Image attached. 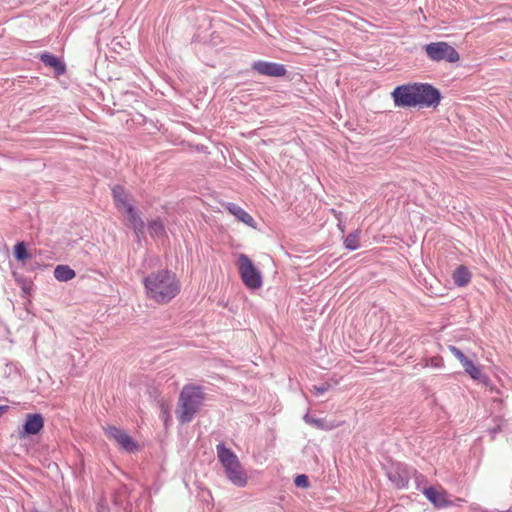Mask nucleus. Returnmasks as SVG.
I'll list each match as a JSON object with an SVG mask.
<instances>
[{
  "instance_id": "nucleus-27",
  "label": "nucleus",
  "mask_w": 512,
  "mask_h": 512,
  "mask_svg": "<svg viewBox=\"0 0 512 512\" xmlns=\"http://www.w3.org/2000/svg\"><path fill=\"white\" fill-rule=\"evenodd\" d=\"M427 366H432L436 368H440L443 365V361L439 357H433L428 360L426 363Z\"/></svg>"
},
{
  "instance_id": "nucleus-5",
  "label": "nucleus",
  "mask_w": 512,
  "mask_h": 512,
  "mask_svg": "<svg viewBox=\"0 0 512 512\" xmlns=\"http://www.w3.org/2000/svg\"><path fill=\"white\" fill-rule=\"evenodd\" d=\"M236 266L243 284L248 289L257 290L262 287L261 272L246 254L240 253L237 255Z\"/></svg>"
},
{
  "instance_id": "nucleus-25",
  "label": "nucleus",
  "mask_w": 512,
  "mask_h": 512,
  "mask_svg": "<svg viewBox=\"0 0 512 512\" xmlns=\"http://www.w3.org/2000/svg\"><path fill=\"white\" fill-rule=\"evenodd\" d=\"M294 482L297 487L307 488L309 485L308 477L304 474L298 475Z\"/></svg>"
},
{
  "instance_id": "nucleus-3",
  "label": "nucleus",
  "mask_w": 512,
  "mask_h": 512,
  "mask_svg": "<svg viewBox=\"0 0 512 512\" xmlns=\"http://www.w3.org/2000/svg\"><path fill=\"white\" fill-rule=\"evenodd\" d=\"M216 452L228 480L237 487H245L248 483V476L238 456L222 443L216 446Z\"/></svg>"
},
{
  "instance_id": "nucleus-15",
  "label": "nucleus",
  "mask_w": 512,
  "mask_h": 512,
  "mask_svg": "<svg viewBox=\"0 0 512 512\" xmlns=\"http://www.w3.org/2000/svg\"><path fill=\"white\" fill-rule=\"evenodd\" d=\"M465 372L474 380L484 382L487 377L482 373L479 366H476L471 359H467L461 364Z\"/></svg>"
},
{
  "instance_id": "nucleus-10",
  "label": "nucleus",
  "mask_w": 512,
  "mask_h": 512,
  "mask_svg": "<svg viewBox=\"0 0 512 512\" xmlns=\"http://www.w3.org/2000/svg\"><path fill=\"white\" fill-rule=\"evenodd\" d=\"M423 494L436 508L452 505L450 495L442 487H427L423 490Z\"/></svg>"
},
{
  "instance_id": "nucleus-18",
  "label": "nucleus",
  "mask_w": 512,
  "mask_h": 512,
  "mask_svg": "<svg viewBox=\"0 0 512 512\" xmlns=\"http://www.w3.org/2000/svg\"><path fill=\"white\" fill-rule=\"evenodd\" d=\"M75 271L67 265H58L54 269V277L61 282H66L75 277Z\"/></svg>"
},
{
  "instance_id": "nucleus-28",
  "label": "nucleus",
  "mask_w": 512,
  "mask_h": 512,
  "mask_svg": "<svg viewBox=\"0 0 512 512\" xmlns=\"http://www.w3.org/2000/svg\"><path fill=\"white\" fill-rule=\"evenodd\" d=\"M6 407L0 406V416L5 412Z\"/></svg>"
},
{
  "instance_id": "nucleus-24",
  "label": "nucleus",
  "mask_w": 512,
  "mask_h": 512,
  "mask_svg": "<svg viewBox=\"0 0 512 512\" xmlns=\"http://www.w3.org/2000/svg\"><path fill=\"white\" fill-rule=\"evenodd\" d=\"M448 350L455 356V358L462 364L467 357L464 355V353L457 348L456 346L449 345Z\"/></svg>"
},
{
  "instance_id": "nucleus-8",
  "label": "nucleus",
  "mask_w": 512,
  "mask_h": 512,
  "mask_svg": "<svg viewBox=\"0 0 512 512\" xmlns=\"http://www.w3.org/2000/svg\"><path fill=\"white\" fill-rule=\"evenodd\" d=\"M415 96L414 83L398 86L392 92L395 105L399 107H416L417 101Z\"/></svg>"
},
{
  "instance_id": "nucleus-2",
  "label": "nucleus",
  "mask_w": 512,
  "mask_h": 512,
  "mask_svg": "<svg viewBox=\"0 0 512 512\" xmlns=\"http://www.w3.org/2000/svg\"><path fill=\"white\" fill-rule=\"evenodd\" d=\"M205 399L204 391L199 386H184L178 401L176 417L182 424L189 423L200 411Z\"/></svg>"
},
{
  "instance_id": "nucleus-11",
  "label": "nucleus",
  "mask_w": 512,
  "mask_h": 512,
  "mask_svg": "<svg viewBox=\"0 0 512 512\" xmlns=\"http://www.w3.org/2000/svg\"><path fill=\"white\" fill-rule=\"evenodd\" d=\"M43 426L44 420L40 414H28L18 436L20 439H24L30 435H36L42 430Z\"/></svg>"
},
{
  "instance_id": "nucleus-6",
  "label": "nucleus",
  "mask_w": 512,
  "mask_h": 512,
  "mask_svg": "<svg viewBox=\"0 0 512 512\" xmlns=\"http://www.w3.org/2000/svg\"><path fill=\"white\" fill-rule=\"evenodd\" d=\"M425 52L432 61H447L455 63L459 60V54L456 49L446 42H433L425 45Z\"/></svg>"
},
{
  "instance_id": "nucleus-4",
  "label": "nucleus",
  "mask_w": 512,
  "mask_h": 512,
  "mask_svg": "<svg viewBox=\"0 0 512 512\" xmlns=\"http://www.w3.org/2000/svg\"><path fill=\"white\" fill-rule=\"evenodd\" d=\"M113 198L117 209L127 214L129 225L138 233H143L145 224L138 211L130 204L129 195L122 186H115L112 189Z\"/></svg>"
},
{
  "instance_id": "nucleus-17",
  "label": "nucleus",
  "mask_w": 512,
  "mask_h": 512,
  "mask_svg": "<svg viewBox=\"0 0 512 512\" xmlns=\"http://www.w3.org/2000/svg\"><path fill=\"white\" fill-rule=\"evenodd\" d=\"M40 58L45 65L52 67L58 75H61L65 72V65L54 55L44 53Z\"/></svg>"
},
{
  "instance_id": "nucleus-20",
  "label": "nucleus",
  "mask_w": 512,
  "mask_h": 512,
  "mask_svg": "<svg viewBox=\"0 0 512 512\" xmlns=\"http://www.w3.org/2000/svg\"><path fill=\"white\" fill-rule=\"evenodd\" d=\"M470 277L469 271L463 266L457 268L453 274L454 282L458 286H465L470 281Z\"/></svg>"
},
{
  "instance_id": "nucleus-21",
  "label": "nucleus",
  "mask_w": 512,
  "mask_h": 512,
  "mask_svg": "<svg viewBox=\"0 0 512 512\" xmlns=\"http://www.w3.org/2000/svg\"><path fill=\"white\" fill-rule=\"evenodd\" d=\"M360 230H355L344 239V246L349 250H356L359 248Z\"/></svg>"
},
{
  "instance_id": "nucleus-29",
  "label": "nucleus",
  "mask_w": 512,
  "mask_h": 512,
  "mask_svg": "<svg viewBox=\"0 0 512 512\" xmlns=\"http://www.w3.org/2000/svg\"><path fill=\"white\" fill-rule=\"evenodd\" d=\"M338 227L342 232L344 231V226H342L341 222L338 224Z\"/></svg>"
},
{
  "instance_id": "nucleus-1",
  "label": "nucleus",
  "mask_w": 512,
  "mask_h": 512,
  "mask_svg": "<svg viewBox=\"0 0 512 512\" xmlns=\"http://www.w3.org/2000/svg\"><path fill=\"white\" fill-rule=\"evenodd\" d=\"M147 298L158 303L166 304L180 292V283L176 275L168 270L151 272L143 279Z\"/></svg>"
},
{
  "instance_id": "nucleus-14",
  "label": "nucleus",
  "mask_w": 512,
  "mask_h": 512,
  "mask_svg": "<svg viewBox=\"0 0 512 512\" xmlns=\"http://www.w3.org/2000/svg\"><path fill=\"white\" fill-rule=\"evenodd\" d=\"M465 372L474 380L484 382L487 377L482 373L479 366H476L471 359H467L461 364Z\"/></svg>"
},
{
  "instance_id": "nucleus-9",
  "label": "nucleus",
  "mask_w": 512,
  "mask_h": 512,
  "mask_svg": "<svg viewBox=\"0 0 512 512\" xmlns=\"http://www.w3.org/2000/svg\"><path fill=\"white\" fill-rule=\"evenodd\" d=\"M105 431L111 439L127 452L138 449V444L124 430L115 426H108Z\"/></svg>"
},
{
  "instance_id": "nucleus-23",
  "label": "nucleus",
  "mask_w": 512,
  "mask_h": 512,
  "mask_svg": "<svg viewBox=\"0 0 512 512\" xmlns=\"http://www.w3.org/2000/svg\"><path fill=\"white\" fill-rule=\"evenodd\" d=\"M15 258L19 261H24L29 257L25 244L23 242L17 243L14 247Z\"/></svg>"
},
{
  "instance_id": "nucleus-19",
  "label": "nucleus",
  "mask_w": 512,
  "mask_h": 512,
  "mask_svg": "<svg viewBox=\"0 0 512 512\" xmlns=\"http://www.w3.org/2000/svg\"><path fill=\"white\" fill-rule=\"evenodd\" d=\"M303 419L307 424L312 425L318 429L331 430L336 427V425L333 423H328L324 419L315 418L309 414H306Z\"/></svg>"
},
{
  "instance_id": "nucleus-26",
  "label": "nucleus",
  "mask_w": 512,
  "mask_h": 512,
  "mask_svg": "<svg viewBox=\"0 0 512 512\" xmlns=\"http://www.w3.org/2000/svg\"><path fill=\"white\" fill-rule=\"evenodd\" d=\"M330 387L331 386L328 383H324L319 386L314 385L311 391L316 395H321V394L325 393L326 391H328L330 389Z\"/></svg>"
},
{
  "instance_id": "nucleus-13",
  "label": "nucleus",
  "mask_w": 512,
  "mask_h": 512,
  "mask_svg": "<svg viewBox=\"0 0 512 512\" xmlns=\"http://www.w3.org/2000/svg\"><path fill=\"white\" fill-rule=\"evenodd\" d=\"M226 209L234 215L239 221L243 222L244 224L255 227V221L252 218L250 214H248L246 211H244L240 206L234 204V203H227Z\"/></svg>"
},
{
  "instance_id": "nucleus-12",
  "label": "nucleus",
  "mask_w": 512,
  "mask_h": 512,
  "mask_svg": "<svg viewBox=\"0 0 512 512\" xmlns=\"http://www.w3.org/2000/svg\"><path fill=\"white\" fill-rule=\"evenodd\" d=\"M252 68L265 76L282 77L286 74L285 66L278 63L256 61L253 63Z\"/></svg>"
},
{
  "instance_id": "nucleus-7",
  "label": "nucleus",
  "mask_w": 512,
  "mask_h": 512,
  "mask_svg": "<svg viewBox=\"0 0 512 512\" xmlns=\"http://www.w3.org/2000/svg\"><path fill=\"white\" fill-rule=\"evenodd\" d=\"M417 106L435 107L440 103V92L429 84L414 83Z\"/></svg>"
},
{
  "instance_id": "nucleus-22",
  "label": "nucleus",
  "mask_w": 512,
  "mask_h": 512,
  "mask_svg": "<svg viewBox=\"0 0 512 512\" xmlns=\"http://www.w3.org/2000/svg\"><path fill=\"white\" fill-rule=\"evenodd\" d=\"M148 229L151 236L161 237L165 234L164 224L159 219L149 222Z\"/></svg>"
},
{
  "instance_id": "nucleus-16",
  "label": "nucleus",
  "mask_w": 512,
  "mask_h": 512,
  "mask_svg": "<svg viewBox=\"0 0 512 512\" xmlns=\"http://www.w3.org/2000/svg\"><path fill=\"white\" fill-rule=\"evenodd\" d=\"M465 372L474 380L484 382L487 377L482 373L479 366H476L471 359H467L461 364Z\"/></svg>"
}]
</instances>
